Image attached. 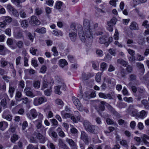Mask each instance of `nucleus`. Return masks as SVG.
<instances>
[{
  "mask_svg": "<svg viewBox=\"0 0 149 149\" xmlns=\"http://www.w3.org/2000/svg\"><path fill=\"white\" fill-rule=\"evenodd\" d=\"M36 31L39 33H44L46 32V29L44 27H42L40 29H37Z\"/></svg>",
  "mask_w": 149,
  "mask_h": 149,
  "instance_id": "37",
  "label": "nucleus"
},
{
  "mask_svg": "<svg viewBox=\"0 0 149 149\" xmlns=\"http://www.w3.org/2000/svg\"><path fill=\"white\" fill-rule=\"evenodd\" d=\"M107 64L103 62L101 64V68L103 70H106L107 69Z\"/></svg>",
  "mask_w": 149,
  "mask_h": 149,
  "instance_id": "59",
  "label": "nucleus"
},
{
  "mask_svg": "<svg viewBox=\"0 0 149 149\" xmlns=\"http://www.w3.org/2000/svg\"><path fill=\"white\" fill-rule=\"evenodd\" d=\"M59 65L60 67L63 68L65 66L68 64L67 61L65 59H61L59 61Z\"/></svg>",
  "mask_w": 149,
  "mask_h": 149,
  "instance_id": "27",
  "label": "nucleus"
},
{
  "mask_svg": "<svg viewBox=\"0 0 149 149\" xmlns=\"http://www.w3.org/2000/svg\"><path fill=\"white\" fill-rule=\"evenodd\" d=\"M37 51V49H35L33 47H31L30 48V53L33 55H35L36 54V52Z\"/></svg>",
  "mask_w": 149,
  "mask_h": 149,
  "instance_id": "54",
  "label": "nucleus"
},
{
  "mask_svg": "<svg viewBox=\"0 0 149 149\" xmlns=\"http://www.w3.org/2000/svg\"><path fill=\"white\" fill-rule=\"evenodd\" d=\"M116 106L119 108H122L126 107L127 105L125 103L119 102L117 104Z\"/></svg>",
  "mask_w": 149,
  "mask_h": 149,
  "instance_id": "42",
  "label": "nucleus"
},
{
  "mask_svg": "<svg viewBox=\"0 0 149 149\" xmlns=\"http://www.w3.org/2000/svg\"><path fill=\"white\" fill-rule=\"evenodd\" d=\"M47 146L51 149H55V146L52 143L50 142L48 143Z\"/></svg>",
  "mask_w": 149,
  "mask_h": 149,
  "instance_id": "62",
  "label": "nucleus"
},
{
  "mask_svg": "<svg viewBox=\"0 0 149 149\" xmlns=\"http://www.w3.org/2000/svg\"><path fill=\"white\" fill-rule=\"evenodd\" d=\"M72 101L77 109L80 111H82L84 110L83 106L81 104L79 100L75 97H72Z\"/></svg>",
  "mask_w": 149,
  "mask_h": 149,
  "instance_id": "6",
  "label": "nucleus"
},
{
  "mask_svg": "<svg viewBox=\"0 0 149 149\" xmlns=\"http://www.w3.org/2000/svg\"><path fill=\"white\" fill-rule=\"evenodd\" d=\"M131 29L138 30L139 29V27L137 24L135 22H132L130 26Z\"/></svg>",
  "mask_w": 149,
  "mask_h": 149,
  "instance_id": "18",
  "label": "nucleus"
},
{
  "mask_svg": "<svg viewBox=\"0 0 149 149\" xmlns=\"http://www.w3.org/2000/svg\"><path fill=\"white\" fill-rule=\"evenodd\" d=\"M83 124L85 129L87 131L94 134L97 133V126L91 125L89 121L86 120L84 121Z\"/></svg>",
  "mask_w": 149,
  "mask_h": 149,
  "instance_id": "2",
  "label": "nucleus"
},
{
  "mask_svg": "<svg viewBox=\"0 0 149 149\" xmlns=\"http://www.w3.org/2000/svg\"><path fill=\"white\" fill-rule=\"evenodd\" d=\"M114 39L116 40H118L119 38L118 37V32L117 29H116L115 33L113 36Z\"/></svg>",
  "mask_w": 149,
  "mask_h": 149,
  "instance_id": "60",
  "label": "nucleus"
},
{
  "mask_svg": "<svg viewBox=\"0 0 149 149\" xmlns=\"http://www.w3.org/2000/svg\"><path fill=\"white\" fill-rule=\"evenodd\" d=\"M8 96L6 94H0V100H1L0 103L1 105L3 107H6V98Z\"/></svg>",
  "mask_w": 149,
  "mask_h": 149,
  "instance_id": "11",
  "label": "nucleus"
},
{
  "mask_svg": "<svg viewBox=\"0 0 149 149\" xmlns=\"http://www.w3.org/2000/svg\"><path fill=\"white\" fill-rule=\"evenodd\" d=\"M0 63L1 67L3 68L8 65V62L5 60V58H2L0 61Z\"/></svg>",
  "mask_w": 149,
  "mask_h": 149,
  "instance_id": "23",
  "label": "nucleus"
},
{
  "mask_svg": "<svg viewBox=\"0 0 149 149\" xmlns=\"http://www.w3.org/2000/svg\"><path fill=\"white\" fill-rule=\"evenodd\" d=\"M26 115L27 118L30 120H32L37 117L38 113L35 109H32L27 113Z\"/></svg>",
  "mask_w": 149,
  "mask_h": 149,
  "instance_id": "4",
  "label": "nucleus"
},
{
  "mask_svg": "<svg viewBox=\"0 0 149 149\" xmlns=\"http://www.w3.org/2000/svg\"><path fill=\"white\" fill-rule=\"evenodd\" d=\"M54 3L53 0H49L46 1V3L49 6H53Z\"/></svg>",
  "mask_w": 149,
  "mask_h": 149,
  "instance_id": "63",
  "label": "nucleus"
},
{
  "mask_svg": "<svg viewBox=\"0 0 149 149\" xmlns=\"http://www.w3.org/2000/svg\"><path fill=\"white\" fill-rule=\"evenodd\" d=\"M47 129V128H45L44 126H42L41 127H39L36 128V132H40V133H45Z\"/></svg>",
  "mask_w": 149,
  "mask_h": 149,
  "instance_id": "20",
  "label": "nucleus"
},
{
  "mask_svg": "<svg viewBox=\"0 0 149 149\" xmlns=\"http://www.w3.org/2000/svg\"><path fill=\"white\" fill-rule=\"evenodd\" d=\"M16 45L19 49H21L23 47V42L21 40L19 41L16 42Z\"/></svg>",
  "mask_w": 149,
  "mask_h": 149,
  "instance_id": "38",
  "label": "nucleus"
},
{
  "mask_svg": "<svg viewBox=\"0 0 149 149\" xmlns=\"http://www.w3.org/2000/svg\"><path fill=\"white\" fill-rule=\"evenodd\" d=\"M20 17L22 18H25L26 17L27 15L26 12L23 10H21L19 12Z\"/></svg>",
  "mask_w": 149,
  "mask_h": 149,
  "instance_id": "41",
  "label": "nucleus"
},
{
  "mask_svg": "<svg viewBox=\"0 0 149 149\" xmlns=\"http://www.w3.org/2000/svg\"><path fill=\"white\" fill-rule=\"evenodd\" d=\"M34 135L36 138L38 140L39 142L41 143H44L46 141L45 136L40 132H34Z\"/></svg>",
  "mask_w": 149,
  "mask_h": 149,
  "instance_id": "9",
  "label": "nucleus"
},
{
  "mask_svg": "<svg viewBox=\"0 0 149 149\" xmlns=\"http://www.w3.org/2000/svg\"><path fill=\"white\" fill-rule=\"evenodd\" d=\"M69 35L71 40L72 41H74L76 39L77 33H69Z\"/></svg>",
  "mask_w": 149,
  "mask_h": 149,
  "instance_id": "33",
  "label": "nucleus"
},
{
  "mask_svg": "<svg viewBox=\"0 0 149 149\" xmlns=\"http://www.w3.org/2000/svg\"><path fill=\"white\" fill-rule=\"evenodd\" d=\"M118 75H120L122 77L125 76V70L123 68L121 69L120 72L118 74Z\"/></svg>",
  "mask_w": 149,
  "mask_h": 149,
  "instance_id": "53",
  "label": "nucleus"
},
{
  "mask_svg": "<svg viewBox=\"0 0 149 149\" xmlns=\"http://www.w3.org/2000/svg\"><path fill=\"white\" fill-rule=\"evenodd\" d=\"M65 141L69 144L72 149H76V144L73 140L66 138Z\"/></svg>",
  "mask_w": 149,
  "mask_h": 149,
  "instance_id": "14",
  "label": "nucleus"
},
{
  "mask_svg": "<svg viewBox=\"0 0 149 149\" xmlns=\"http://www.w3.org/2000/svg\"><path fill=\"white\" fill-rule=\"evenodd\" d=\"M116 18H113L109 22H108L107 23H109L110 24L113 26L116 24Z\"/></svg>",
  "mask_w": 149,
  "mask_h": 149,
  "instance_id": "50",
  "label": "nucleus"
},
{
  "mask_svg": "<svg viewBox=\"0 0 149 149\" xmlns=\"http://www.w3.org/2000/svg\"><path fill=\"white\" fill-rule=\"evenodd\" d=\"M32 64L36 68L38 66L37 63V61L35 59H32L31 61Z\"/></svg>",
  "mask_w": 149,
  "mask_h": 149,
  "instance_id": "64",
  "label": "nucleus"
},
{
  "mask_svg": "<svg viewBox=\"0 0 149 149\" xmlns=\"http://www.w3.org/2000/svg\"><path fill=\"white\" fill-rule=\"evenodd\" d=\"M91 77V74L90 73L86 74L85 73H83L82 74V79L83 81L88 80Z\"/></svg>",
  "mask_w": 149,
  "mask_h": 149,
  "instance_id": "21",
  "label": "nucleus"
},
{
  "mask_svg": "<svg viewBox=\"0 0 149 149\" xmlns=\"http://www.w3.org/2000/svg\"><path fill=\"white\" fill-rule=\"evenodd\" d=\"M98 26L97 24H94L92 22L87 19H84L83 22L84 30L81 25H79L78 26V34L82 41L88 44V45H91L92 42L93 32Z\"/></svg>",
  "mask_w": 149,
  "mask_h": 149,
  "instance_id": "1",
  "label": "nucleus"
},
{
  "mask_svg": "<svg viewBox=\"0 0 149 149\" xmlns=\"http://www.w3.org/2000/svg\"><path fill=\"white\" fill-rule=\"evenodd\" d=\"M7 49L6 47L3 45H0V54L5 55Z\"/></svg>",
  "mask_w": 149,
  "mask_h": 149,
  "instance_id": "26",
  "label": "nucleus"
},
{
  "mask_svg": "<svg viewBox=\"0 0 149 149\" xmlns=\"http://www.w3.org/2000/svg\"><path fill=\"white\" fill-rule=\"evenodd\" d=\"M33 123L36 125V128L43 126L42 125V121L40 120H36L34 121Z\"/></svg>",
  "mask_w": 149,
  "mask_h": 149,
  "instance_id": "22",
  "label": "nucleus"
},
{
  "mask_svg": "<svg viewBox=\"0 0 149 149\" xmlns=\"http://www.w3.org/2000/svg\"><path fill=\"white\" fill-rule=\"evenodd\" d=\"M97 103L99 104L100 110L101 111H104L105 109L104 105L106 103V102L104 101H98Z\"/></svg>",
  "mask_w": 149,
  "mask_h": 149,
  "instance_id": "19",
  "label": "nucleus"
},
{
  "mask_svg": "<svg viewBox=\"0 0 149 149\" xmlns=\"http://www.w3.org/2000/svg\"><path fill=\"white\" fill-rule=\"evenodd\" d=\"M5 22L10 23L12 21V19L10 17L7 16L5 18V19L4 20Z\"/></svg>",
  "mask_w": 149,
  "mask_h": 149,
  "instance_id": "55",
  "label": "nucleus"
},
{
  "mask_svg": "<svg viewBox=\"0 0 149 149\" xmlns=\"http://www.w3.org/2000/svg\"><path fill=\"white\" fill-rule=\"evenodd\" d=\"M107 108L110 113L116 118H119L121 117L120 114L111 105L108 104V106H107Z\"/></svg>",
  "mask_w": 149,
  "mask_h": 149,
  "instance_id": "8",
  "label": "nucleus"
},
{
  "mask_svg": "<svg viewBox=\"0 0 149 149\" xmlns=\"http://www.w3.org/2000/svg\"><path fill=\"white\" fill-rule=\"evenodd\" d=\"M107 40L108 37L105 35H104L100 37L98 42L100 44H104L107 47L108 46Z\"/></svg>",
  "mask_w": 149,
  "mask_h": 149,
  "instance_id": "12",
  "label": "nucleus"
},
{
  "mask_svg": "<svg viewBox=\"0 0 149 149\" xmlns=\"http://www.w3.org/2000/svg\"><path fill=\"white\" fill-rule=\"evenodd\" d=\"M81 95H82L83 98L85 99H86V98H89V97L90 95L87 92H86L82 95V92L81 91L80 92Z\"/></svg>",
  "mask_w": 149,
  "mask_h": 149,
  "instance_id": "43",
  "label": "nucleus"
},
{
  "mask_svg": "<svg viewBox=\"0 0 149 149\" xmlns=\"http://www.w3.org/2000/svg\"><path fill=\"white\" fill-rule=\"evenodd\" d=\"M11 12L12 13L13 15L15 17H17L19 16V13L17 10L15 8H14L13 10Z\"/></svg>",
  "mask_w": 149,
  "mask_h": 149,
  "instance_id": "51",
  "label": "nucleus"
},
{
  "mask_svg": "<svg viewBox=\"0 0 149 149\" xmlns=\"http://www.w3.org/2000/svg\"><path fill=\"white\" fill-rule=\"evenodd\" d=\"M6 34L9 36H10L11 35V30L10 28H8L6 29L5 30Z\"/></svg>",
  "mask_w": 149,
  "mask_h": 149,
  "instance_id": "58",
  "label": "nucleus"
},
{
  "mask_svg": "<svg viewBox=\"0 0 149 149\" xmlns=\"http://www.w3.org/2000/svg\"><path fill=\"white\" fill-rule=\"evenodd\" d=\"M22 94L21 92L18 91L16 93V94L15 98L18 101H20L19 98L22 96Z\"/></svg>",
  "mask_w": 149,
  "mask_h": 149,
  "instance_id": "47",
  "label": "nucleus"
},
{
  "mask_svg": "<svg viewBox=\"0 0 149 149\" xmlns=\"http://www.w3.org/2000/svg\"><path fill=\"white\" fill-rule=\"evenodd\" d=\"M99 95L100 97L104 99H112V97L111 95L109 93L106 94L102 93H99Z\"/></svg>",
  "mask_w": 149,
  "mask_h": 149,
  "instance_id": "16",
  "label": "nucleus"
},
{
  "mask_svg": "<svg viewBox=\"0 0 149 149\" xmlns=\"http://www.w3.org/2000/svg\"><path fill=\"white\" fill-rule=\"evenodd\" d=\"M47 99L45 97H37L35 98L33 103L35 106H38L47 101Z\"/></svg>",
  "mask_w": 149,
  "mask_h": 149,
  "instance_id": "3",
  "label": "nucleus"
},
{
  "mask_svg": "<svg viewBox=\"0 0 149 149\" xmlns=\"http://www.w3.org/2000/svg\"><path fill=\"white\" fill-rule=\"evenodd\" d=\"M101 75L100 73H97L95 76V79L97 82H100L101 80Z\"/></svg>",
  "mask_w": 149,
  "mask_h": 149,
  "instance_id": "49",
  "label": "nucleus"
},
{
  "mask_svg": "<svg viewBox=\"0 0 149 149\" xmlns=\"http://www.w3.org/2000/svg\"><path fill=\"white\" fill-rule=\"evenodd\" d=\"M22 100V102L25 104H26L29 102L28 98L26 97H24L20 99V101Z\"/></svg>",
  "mask_w": 149,
  "mask_h": 149,
  "instance_id": "48",
  "label": "nucleus"
},
{
  "mask_svg": "<svg viewBox=\"0 0 149 149\" xmlns=\"http://www.w3.org/2000/svg\"><path fill=\"white\" fill-rule=\"evenodd\" d=\"M7 43L8 45L10 46V47L12 49H14L16 48V47H13L12 46L13 43V41L12 39L8 38L7 40Z\"/></svg>",
  "mask_w": 149,
  "mask_h": 149,
  "instance_id": "34",
  "label": "nucleus"
},
{
  "mask_svg": "<svg viewBox=\"0 0 149 149\" xmlns=\"http://www.w3.org/2000/svg\"><path fill=\"white\" fill-rule=\"evenodd\" d=\"M42 8L37 7L35 10V14L37 15H39L42 13Z\"/></svg>",
  "mask_w": 149,
  "mask_h": 149,
  "instance_id": "29",
  "label": "nucleus"
},
{
  "mask_svg": "<svg viewBox=\"0 0 149 149\" xmlns=\"http://www.w3.org/2000/svg\"><path fill=\"white\" fill-rule=\"evenodd\" d=\"M14 37L17 39H24V36L23 33L20 31H19L14 34Z\"/></svg>",
  "mask_w": 149,
  "mask_h": 149,
  "instance_id": "24",
  "label": "nucleus"
},
{
  "mask_svg": "<svg viewBox=\"0 0 149 149\" xmlns=\"http://www.w3.org/2000/svg\"><path fill=\"white\" fill-rule=\"evenodd\" d=\"M40 81L39 80L34 81L33 83V87L36 89L39 88L40 87Z\"/></svg>",
  "mask_w": 149,
  "mask_h": 149,
  "instance_id": "25",
  "label": "nucleus"
},
{
  "mask_svg": "<svg viewBox=\"0 0 149 149\" xmlns=\"http://www.w3.org/2000/svg\"><path fill=\"white\" fill-rule=\"evenodd\" d=\"M60 86H56L55 87V90L54 91L56 94L60 95L61 93V92L60 91Z\"/></svg>",
  "mask_w": 149,
  "mask_h": 149,
  "instance_id": "39",
  "label": "nucleus"
},
{
  "mask_svg": "<svg viewBox=\"0 0 149 149\" xmlns=\"http://www.w3.org/2000/svg\"><path fill=\"white\" fill-rule=\"evenodd\" d=\"M62 3V2L61 1L57 2L55 4V8L58 9H60L61 8Z\"/></svg>",
  "mask_w": 149,
  "mask_h": 149,
  "instance_id": "45",
  "label": "nucleus"
},
{
  "mask_svg": "<svg viewBox=\"0 0 149 149\" xmlns=\"http://www.w3.org/2000/svg\"><path fill=\"white\" fill-rule=\"evenodd\" d=\"M3 117L9 121H10L12 119V116L10 114H8L5 116H3Z\"/></svg>",
  "mask_w": 149,
  "mask_h": 149,
  "instance_id": "46",
  "label": "nucleus"
},
{
  "mask_svg": "<svg viewBox=\"0 0 149 149\" xmlns=\"http://www.w3.org/2000/svg\"><path fill=\"white\" fill-rule=\"evenodd\" d=\"M123 100L129 103L132 102L133 101L132 98V97H125L123 98Z\"/></svg>",
  "mask_w": 149,
  "mask_h": 149,
  "instance_id": "57",
  "label": "nucleus"
},
{
  "mask_svg": "<svg viewBox=\"0 0 149 149\" xmlns=\"http://www.w3.org/2000/svg\"><path fill=\"white\" fill-rule=\"evenodd\" d=\"M104 80L108 83V84H115V80L113 79H111L110 78H104Z\"/></svg>",
  "mask_w": 149,
  "mask_h": 149,
  "instance_id": "28",
  "label": "nucleus"
},
{
  "mask_svg": "<svg viewBox=\"0 0 149 149\" xmlns=\"http://www.w3.org/2000/svg\"><path fill=\"white\" fill-rule=\"evenodd\" d=\"M54 81H52L49 82L45 80L42 82V86L41 89L44 90L46 88H52V86L53 85Z\"/></svg>",
  "mask_w": 149,
  "mask_h": 149,
  "instance_id": "10",
  "label": "nucleus"
},
{
  "mask_svg": "<svg viewBox=\"0 0 149 149\" xmlns=\"http://www.w3.org/2000/svg\"><path fill=\"white\" fill-rule=\"evenodd\" d=\"M61 115L63 118H70L71 116L70 114L69 113H64V111H62L61 112Z\"/></svg>",
  "mask_w": 149,
  "mask_h": 149,
  "instance_id": "36",
  "label": "nucleus"
},
{
  "mask_svg": "<svg viewBox=\"0 0 149 149\" xmlns=\"http://www.w3.org/2000/svg\"><path fill=\"white\" fill-rule=\"evenodd\" d=\"M147 113L144 110H142L140 112V118H143L146 117Z\"/></svg>",
  "mask_w": 149,
  "mask_h": 149,
  "instance_id": "44",
  "label": "nucleus"
},
{
  "mask_svg": "<svg viewBox=\"0 0 149 149\" xmlns=\"http://www.w3.org/2000/svg\"><path fill=\"white\" fill-rule=\"evenodd\" d=\"M21 59L22 57L20 56H19L16 58L15 61V63L17 65H18L21 64Z\"/></svg>",
  "mask_w": 149,
  "mask_h": 149,
  "instance_id": "52",
  "label": "nucleus"
},
{
  "mask_svg": "<svg viewBox=\"0 0 149 149\" xmlns=\"http://www.w3.org/2000/svg\"><path fill=\"white\" fill-rule=\"evenodd\" d=\"M79 25V24L74 23L72 24L70 26V33H77V27H78V25Z\"/></svg>",
  "mask_w": 149,
  "mask_h": 149,
  "instance_id": "15",
  "label": "nucleus"
},
{
  "mask_svg": "<svg viewBox=\"0 0 149 149\" xmlns=\"http://www.w3.org/2000/svg\"><path fill=\"white\" fill-rule=\"evenodd\" d=\"M21 25L22 27L24 28H26L28 26V22L26 20H22L21 22Z\"/></svg>",
  "mask_w": 149,
  "mask_h": 149,
  "instance_id": "35",
  "label": "nucleus"
},
{
  "mask_svg": "<svg viewBox=\"0 0 149 149\" xmlns=\"http://www.w3.org/2000/svg\"><path fill=\"white\" fill-rule=\"evenodd\" d=\"M8 123L5 121H2L0 122V129L4 131L8 127Z\"/></svg>",
  "mask_w": 149,
  "mask_h": 149,
  "instance_id": "17",
  "label": "nucleus"
},
{
  "mask_svg": "<svg viewBox=\"0 0 149 149\" xmlns=\"http://www.w3.org/2000/svg\"><path fill=\"white\" fill-rule=\"evenodd\" d=\"M80 139L82 140L86 144H87L89 142L88 137V134L84 131L81 132Z\"/></svg>",
  "mask_w": 149,
  "mask_h": 149,
  "instance_id": "13",
  "label": "nucleus"
},
{
  "mask_svg": "<svg viewBox=\"0 0 149 149\" xmlns=\"http://www.w3.org/2000/svg\"><path fill=\"white\" fill-rule=\"evenodd\" d=\"M58 144L60 147L63 148L64 149H67V148L66 145L64 143L63 140L61 139H59Z\"/></svg>",
  "mask_w": 149,
  "mask_h": 149,
  "instance_id": "31",
  "label": "nucleus"
},
{
  "mask_svg": "<svg viewBox=\"0 0 149 149\" xmlns=\"http://www.w3.org/2000/svg\"><path fill=\"white\" fill-rule=\"evenodd\" d=\"M118 123L120 125H122L123 124L125 125L127 124V122L122 119L119 120H118Z\"/></svg>",
  "mask_w": 149,
  "mask_h": 149,
  "instance_id": "61",
  "label": "nucleus"
},
{
  "mask_svg": "<svg viewBox=\"0 0 149 149\" xmlns=\"http://www.w3.org/2000/svg\"><path fill=\"white\" fill-rule=\"evenodd\" d=\"M117 62L118 63H119L124 66L125 67L127 64V62L124 61L122 59H118Z\"/></svg>",
  "mask_w": 149,
  "mask_h": 149,
  "instance_id": "32",
  "label": "nucleus"
},
{
  "mask_svg": "<svg viewBox=\"0 0 149 149\" xmlns=\"http://www.w3.org/2000/svg\"><path fill=\"white\" fill-rule=\"evenodd\" d=\"M19 138V136L17 134H13L11 137L10 140L12 143H14Z\"/></svg>",
  "mask_w": 149,
  "mask_h": 149,
  "instance_id": "30",
  "label": "nucleus"
},
{
  "mask_svg": "<svg viewBox=\"0 0 149 149\" xmlns=\"http://www.w3.org/2000/svg\"><path fill=\"white\" fill-rule=\"evenodd\" d=\"M129 60L131 63H134L136 60L134 56H131L129 58Z\"/></svg>",
  "mask_w": 149,
  "mask_h": 149,
  "instance_id": "56",
  "label": "nucleus"
},
{
  "mask_svg": "<svg viewBox=\"0 0 149 149\" xmlns=\"http://www.w3.org/2000/svg\"><path fill=\"white\" fill-rule=\"evenodd\" d=\"M52 88H48L45 90L44 91L45 94L47 96H50L52 92Z\"/></svg>",
  "mask_w": 149,
  "mask_h": 149,
  "instance_id": "40",
  "label": "nucleus"
},
{
  "mask_svg": "<svg viewBox=\"0 0 149 149\" xmlns=\"http://www.w3.org/2000/svg\"><path fill=\"white\" fill-rule=\"evenodd\" d=\"M29 23L31 25L35 26L39 25L40 24V21L38 19L37 17L35 15H33L30 17Z\"/></svg>",
  "mask_w": 149,
  "mask_h": 149,
  "instance_id": "7",
  "label": "nucleus"
},
{
  "mask_svg": "<svg viewBox=\"0 0 149 149\" xmlns=\"http://www.w3.org/2000/svg\"><path fill=\"white\" fill-rule=\"evenodd\" d=\"M127 111L129 113L131 112V114L132 116H136V118L138 119L140 117V116L138 113V111L134 109L133 106L132 105H130L127 109Z\"/></svg>",
  "mask_w": 149,
  "mask_h": 149,
  "instance_id": "5",
  "label": "nucleus"
}]
</instances>
